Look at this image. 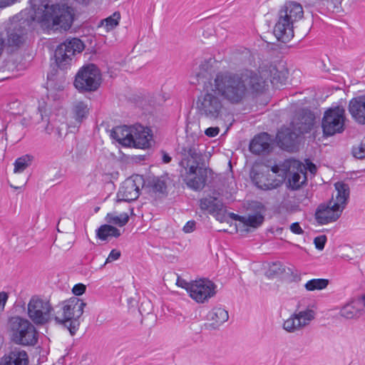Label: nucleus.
I'll use <instances>...</instances> for the list:
<instances>
[{"label":"nucleus","mask_w":365,"mask_h":365,"mask_svg":"<svg viewBox=\"0 0 365 365\" xmlns=\"http://www.w3.org/2000/svg\"><path fill=\"white\" fill-rule=\"evenodd\" d=\"M110 135L123 146L131 147L133 143L131 126H117L112 130Z\"/></svg>","instance_id":"nucleus-25"},{"label":"nucleus","mask_w":365,"mask_h":365,"mask_svg":"<svg viewBox=\"0 0 365 365\" xmlns=\"http://www.w3.org/2000/svg\"><path fill=\"white\" fill-rule=\"evenodd\" d=\"M67 126L62 125V127H57L54 130L55 136L57 139H62L66 135Z\"/></svg>","instance_id":"nucleus-42"},{"label":"nucleus","mask_w":365,"mask_h":365,"mask_svg":"<svg viewBox=\"0 0 365 365\" xmlns=\"http://www.w3.org/2000/svg\"><path fill=\"white\" fill-rule=\"evenodd\" d=\"M32 158L29 155H23L17 158L14 162V172L15 173H22L26 168H27L31 162Z\"/></svg>","instance_id":"nucleus-36"},{"label":"nucleus","mask_w":365,"mask_h":365,"mask_svg":"<svg viewBox=\"0 0 365 365\" xmlns=\"http://www.w3.org/2000/svg\"><path fill=\"white\" fill-rule=\"evenodd\" d=\"M11 339L17 344L34 346L38 341V332L28 319L19 316L11 317L8 322Z\"/></svg>","instance_id":"nucleus-6"},{"label":"nucleus","mask_w":365,"mask_h":365,"mask_svg":"<svg viewBox=\"0 0 365 365\" xmlns=\"http://www.w3.org/2000/svg\"><path fill=\"white\" fill-rule=\"evenodd\" d=\"M290 230L291 231L297 235H300L304 232L302 227L299 226V224L298 222H294L290 225Z\"/></svg>","instance_id":"nucleus-48"},{"label":"nucleus","mask_w":365,"mask_h":365,"mask_svg":"<svg viewBox=\"0 0 365 365\" xmlns=\"http://www.w3.org/2000/svg\"><path fill=\"white\" fill-rule=\"evenodd\" d=\"M27 353L24 350L15 349L1 358L0 365H28Z\"/></svg>","instance_id":"nucleus-24"},{"label":"nucleus","mask_w":365,"mask_h":365,"mask_svg":"<svg viewBox=\"0 0 365 365\" xmlns=\"http://www.w3.org/2000/svg\"><path fill=\"white\" fill-rule=\"evenodd\" d=\"M271 171L272 172V174L274 175V174H277L279 173V168L277 165H275L274 166L272 167L271 168Z\"/></svg>","instance_id":"nucleus-55"},{"label":"nucleus","mask_w":365,"mask_h":365,"mask_svg":"<svg viewBox=\"0 0 365 365\" xmlns=\"http://www.w3.org/2000/svg\"><path fill=\"white\" fill-rule=\"evenodd\" d=\"M272 148L271 136L267 133L257 135L250 143V150L256 155L267 154Z\"/></svg>","instance_id":"nucleus-19"},{"label":"nucleus","mask_w":365,"mask_h":365,"mask_svg":"<svg viewBox=\"0 0 365 365\" xmlns=\"http://www.w3.org/2000/svg\"><path fill=\"white\" fill-rule=\"evenodd\" d=\"M336 190L335 197L327 203L320 204L314 214L315 220L320 225H327L336 221L341 216L349 197V187L343 182L334 185Z\"/></svg>","instance_id":"nucleus-4"},{"label":"nucleus","mask_w":365,"mask_h":365,"mask_svg":"<svg viewBox=\"0 0 365 365\" xmlns=\"http://www.w3.org/2000/svg\"><path fill=\"white\" fill-rule=\"evenodd\" d=\"M250 177L253 183L259 189L270 190L279 187L283 182L282 179L277 178L271 175L269 170L253 168L250 173Z\"/></svg>","instance_id":"nucleus-13"},{"label":"nucleus","mask_w":365,"mask_h":365,"mask_svg":"<svg viewBox=\"0 0 365 365\" xmlns=\"http://www.w3.org/2000/svg\"><path fill=\"white\" fill-rule=\"evenodd\" d=\"M327 242V237L324 235L316 237L314 240L315 247L319 250H322L324 248Z\"/></svg>","instance_id":"nucleus-40"},{"label":"nucleus","mask_w":365,"mask_h":365,"mask_svg":"<svg viewBox=\"0 0 365 365\" xmlns=\"http://www.w3.org/2000/svg\"><path fill=\"white\" fill-rule=\"evenodd\" d=\"M162 159H163V163H169L171 161L172 158L167 153L163 151Z\"/></svg>","instance_id":"nucleus-51"},{"label":"nucleus","mask_w":365,"mask_h":365,"mask_svg":"<svg viewBox=\"0 0 365 365\" xmlns=\"http://www.w3.org/2000/svg\"><path fill=\"white\" fill-rule=\"evenodd\" d=\"M339 314L341 317L347 319H356L359 317L357 311L355 308V306H354L352 300L341 307L339 312Z\"/></svg>","instance_id":"nucleus-34"},{"label":"nucleus","mask_w":365,"mask_h":365,"mask_svg":"<svg viewBox=\"0 0 365 365\" xmlns=\"http://www.w3.org/2000/svg\"><path fill=\"white\" fill-rule=\"evenodd\" d=\"M129 220V216L127 213L123 212L120 215H115L113 213H108L106 217V220L109 224L116 225L123 227L127 224Z\"/></svg>","instance_id":"nucleus-33"},{"label":"nucleus","mask_w":365,"mask_h":365,"mask_svg":"<svg viewBox=\"0 0 365 365\" xmlns=\"http://www.w3.org/2000/svg\"><path fill=\"white\" fill-rule=\"evenodd\" d=\"M207 317L208 320L212 322L211 325L213 328H217L228 320L229 315L225 309L215 307L209 312Z\"/></svg>","instance_id":"nucleus-26"},{"label":"nucleus","mask_w":365,"mask_h":365,"mask_svg":"<svg viewBox=\"0 0 365 365\" xmlns=\"http://www.w3.org/2000/svg\"><path fill=\"white\" fill-rule=\"evenodd\" d=\"M200 206L202 210H209L211 213L220 212L223 209L222 202L214 197L201 199Z\"/></svg>","instance_id":"nucleus-27"},{"label":"nucleus","mask_w":365,"mask_h":365,"mask_svg":"<svg viewBox=\"0 0 365 365\" xmlns=\"http://www.w3.org/2000/svg\"><path fill=\"white\" fill-rule=\"evenodd\" d=\"M7 141V134L5 130H0V143H2L3 140Z\"/></svg>","instance_id":"nucleus-53"},{"label":"nucleus","mask_w":365,"mask_h":365,"mask_svg":"<svg viewBox=\"0 0 365 365\" xmlns=\"http://www.w3.org/2000/svg\"><path fill=\"white\" fill-rule=\"evenodd\" d=\"M267 87L266 74L259 71H219L204 82L196 108L201 116L210 120L221 119L226 111L224 101L237 105L244 101L247 93L259 95Z\"/></svg>","instance_id":"nucleus-1"},{"label":"nucleus","mask_w":365,"mask_h":365,"mask_svg":"<svg viewBox=\"0 0 365 365\" xmlns=\"http://www.w3.org/2000/svg\"><path fill=\"white\" fill-rule=\"evenodd\" d=\"M285 269L279 262H272L269 264L266 275L269 278L279 277L284 273Z\"/></svg>","instance_id":"nucleus-37"},{"label":"nucleus","mask_w":365,"mask_h":365,"mask_svg":"<svg viewBox=\"0 0 365 365\" xmlns=\"http://www.w3.org/2000/svg\"><path fill=\"white\" fill-rule=\"evenodd\" d=\"M86 286L83 284H78L74 285L72 292L76 296H80L83 294L86 291Z\"/></svg>","instance_id":"nucleus-43"},{"label":"nucleus","mask_w":365,"mask_h":365,"mask_svg":"<svg viewBox=\"0 0 365 365\" xmlns=\"http://www.w3.org/2000/svg\"><path fill=\"white\" fill-rule=\"evenodd\" d=\"M275 80V77H273V80H272V83H274V81Z\"/></svg>","instance_id":"nucleus-57"},{"label":"nucleus","mask_w":365,"mask_h":365,"mask_svg":"<svg viewBox=\"0 0 365 365\" xmlns=\"http://www.w3.org/2000/svg\"><path fill=\"white\" fill-rule=\"evenodd\" d=\"M276 38L282 42L291 40L294 36L293 24L279 14V19L274 28Z\"/></svg>","instance_id":"nucleus-21"},{"label":"nucleus","mask_w":365,"mask_h":365,"mask_svg":"<svg viewBox=\"0 0 365 365\" xmlns=\"http://www.w3.org/2000/svg\"><path fill=\"white\" fill-rule=\"evenodd\" d=\"M101 74L93 63L81 67L76 75L74 86L81 91H94L101 85Z\"/></svg>","instance_id":"nucleus-8"},{"label":"nucleus","mask_w":365,"mask_h":365,"mask_svg":"<svg viewBox=\"0 0 365 365\" xmlns=\"http://www.w3.org/2000/svg\"><path fill=\"white\" fill-rule=\"evenodd\" d=\"M352 153L356 158L362 159L365 158V138L358 145L353 147Z\"/></svg>","instance_id":"nucleus-39"},{"label":"nucleus","mask_w":365,"mask_h":365,"mask_svg":"<svg viewBox=\"0 0 365 365\" xmlns=\"http://www.w3.org/2000/svg\"><path fill=\"white\" fill-rule=\"evenodd\" d=\"M349 112L356 122L365 125V96L352 98L349 103Z\"/></svg>","instance_id":"nucleus-22"},{"label":"nucleus","mask_w":365,"mask_h":365,"mask_svg":"<svg viewBox=\"0 0 365 365\" xmlns=\"http://www.w3.org/2000/svg\"><path fill=\"white\" fill-rule=\"evenodd\" d=\"M167 176L153 177L149 180V185L155 192L164 193L167 188Z\"/></svg>","instance_id":"nucleus-31"},{"label":"nucleus","mask_w":365,"mask_h":365,"mask_svg":"<svg viewBox=\"0 0 365 365\" xmlns=\"http://www.w3.org/2000/svg\"><path fill=\"white\" fill-rule=\"evenodd\" d=\"M86 304L81 299L73 297L62 303L61 309L54 314V320L57 324L68 329L71 335H74L80 326L79 319L83 313Z\"/></svg>","instance_id":"nucleus-5"},{"label":"nucleus","mask_w":365,"mask_h":365,"mask_svg":"<svg viewBox=\"0 0 365 365\" xmlns=\"http://www.w3.org/2000/svg\"><path fill=\"white\" fill-rule=\"evenodd\" d=\"M131 133L133 138L131 147L145 148L150 146L153 134L150 128L136 124L131 126Z\"/></svg>","instance_id":"nucleus-17"},{"label":"nucleus","mask_w":365,"mask_h":365,"mask_svg":"<svg viewBox=\"0 0 365 365\" xmlns=\"http://www.w3.org/2000/svg\"><path fill=\"white\" fill-rule=\"evenodd\" d=\"M329 284V280L327 279H312L304 284V288L309 292L322 290L327 288Z\"/></svg>","instance_id":"nucleus-32"},{"label":"nucleus","mask_w":365,"mask_h":365,"mask_svg":"<svg viewBox=\"0 0 365 365\" xmlns=\"http://www.w3.org/2000/svg\"><path fill=\"white\" fill-rule=\"evenodd\" d=\"M140 195L139 186L134 179L125 180L117 193L118 202H131L135 200Z\"/></svg>","instance_id":"nucleus-18"},{"label":"nucleus","mask_w":365,"mask_h":365,"mask_svg":"<svg viewBox=\"0 0 365 365\" xmlns=\"http://www.w3.org/2000/svg\"><path fill=\"white\" fill-rule=\"evenodd\" d=\"M216 285L210 280L200 279L192 281L189 296L197 303H204L216 294Z\"/></svg>","instance_id":"nucleus-12"},{"label":"nucleus","mask_w":365,"mask_h":365,"mask_svg":"<svg viewBox=\"0 0 365 365\" xmlns=\"http://www.w3.org/2000/svg\"><path fill=\"white\" fill-rule=\"evenodd\" d=\"M18 1L19 0H0V8L11 6Z\"/></svg>","instance_id":"nucleus-49"},{"label":"nucleus","mask_w":365,"mask_h":365,"mask_svg":"<svg viewBox=\"0 0 365 365\" xmlns=\"http://www.w3.org/2000/svg\"><path fill=\"white\" fill-rule=\"evenodd\" d=\"M74 16L73 9L66 3L43 5L35 11L34 19L46 28L56 26L68 30L73 24Z\"/></svg>","instance_id":"nucleus-3"},{"label":"nucleus","mask_w":365,"mask_h":365,"mask_svg":"<svg viewBox=\"0 0 365 365\" xmlns=\"http://www.w3.org/2000/svg\"><path fill=\"white\" fill-rule=\"evenodd\" d=\"M212 63V60L211 58L209 59L208 61H205L200 66L201 70L208 72L210 71V66H211Z\"/></svg>","instance_id":"nucleus-50"},{"label":"nucleus","mask_w":365,"mask_h":365,"mask_svg":"<svg viewBox=\"0 0 365 365\" xmlns=\"http://www.w3.org/2000/svg\"><path fill=\"white\" fill-rule=\"evenodd\" d=\"M314 317L315 312L312 309L296 311L284 322L282 327L289 333H294L309 325Z\"/></svg>","instance_id":"nucleus-11"},{"label":"nucleus","mask_w":365,"mask_h":365,"mask_svg":"<svg viewBox=\"0 0 365 365\" xmlns=\"http://www.w3.org/2000/svg\"><path fill=\"white\" fill-rule=\"evenodd\" d=\"M192 284V281L187 282L186 280L180 278H178L177 280V285L186 289L188 294L190 293V287H191Z\"/></svg>","instance_id":"nucleus-44"},{"label":"nucleus","mask_w":365,"mask_h":365,"mask_svg":"<svg viewBox=\"0 0 365 365\" xmlns=\"http://www.w3.org/2000/svg\"><path fill=\"white\" fill-rule=\"evenodd\" d=\"M195 222L194 220L188 221L183 227V231L185 233L192 232L195 230Z\"/></svg>","instance_id":"nucleus-46"},{"label":"nucleus","mask_w":365,"mask_h":365,"mask_svg":"<svg viewBox=\"0 0 365 365\" xmlns=\"http://www.w3.org/2000/svg\"><path fill=\"white\" fill-rule=\"evenodd\" d=\"M309 170L312 173H315L317 172V167L314 164L310 163L309 164Z\"/></svg>","instance_id":"nucleus-54"},{"label":"nucleus","mask_w":365,"mask_h":365,"mask_svg":"<svg viewBox=\"0 0 365 365\" xmlns=\"http://www.w3.org/2000/svg\"><path fill=\"white\" fill-rule=\"evenodd\" d=\"M179 175L186 185L195 190H202L212 170L205 163L203 146L193 137H187L177 149Z\"/></svg>","instance_id":"nucleus-2"},{"label":"nucleus","mask_w":365,"mask_h":365,"mask_svg":"<svg viewBox=\"0 0 365 365\" xmlns=\"http://www.w3.org/2000/svg\"><path fill=\"white\" fill-rule=\"evenodd\" d=\"M72 110L75 119L81 123L83 118L87 117L89 108L86 102L76 101L73 103Z\"/></svg>","instance_id":"nucleus-29"},{"label":"nucleus","mask_w":365,"mask_h":365,"mask_svg":"<svg viewBox=\"0 0 365 365\" xmlns=\"http://www.w3.org/2000/svg\"><path fill=\"white\" fill-rule=\"evenodd\" d=\"M287 163L289 170L288 187L293 190H298L307 180V168L299 160H290Z\"/></svg>","instance_id":"nucleus-14"},{"label":"nucleus","mask_w":365,"mask_h":365,"mask_svg":"<svg viewBox=\"0 0 365 365\" xmlns=\"http://www.w3.org/2000/svg\"><path fill=\"white\" fill-rule=\"evenodd\" d=\"M29 22L26 20H19V23H14L9 29L8 35L9 43L15 46H19L25 40L26 26Z\"/></svg>","instance_id":"nucleus-20"},{"label":"nucleus","mask_w":365,"mask_h":365,"mask_svg":"<svg viewBox=\"0 0 365 365\" xmlns=\"http://www.w3.org/2000/svg\"><path fill=\"white\" fill-rule=\"evenodd\" d=\"M232 217H233L235 220H238V217H240V215H236V214H234V213H232Z\"/></svg>","instance_id":"nucleus-56"},{"label":"nucleus","mask_w":365,"mask_h":365,"mask_svg":"<svg viewBox=\"0 0 365 365\" xmlns=\"http://www.w3.org/2000/svg\"><path fill=\"white\" fill-rule=\"evenodd\" d=\"M314 119V115L312 111L302 109L297 114L291 125L299 133L303 134L309 132L312 129Z\"/></svg>","instance_id":"nucleus-16"},{"label":"nucleus","mask_w":365,"mask_h":365,"mask_svg":"<svg viewBox=\"0 0 365 365\" xmlns=\"http://www.w3.org/2000/svg\"><path fill=\"white\" fill-rule=\"evenodd\" d=\"M120 19V14L118 11L114 12L111 16L101 21V26H105L106 31H109L115 29L118 24Z\"/></svg>","instance_id":"nucleus-35"},{"label":"nucleus","mask_w":365,"mask_h":365,"mask_svg":"<svg viewBox=\"0 0 365 365\" xmlns=\"http://www.w3.org/2000/svg\"><path fill=\"white\" fill-rule=\"evenodd\" d=\"M300 135L290 125V127L282 128L278 132L277 135V143L282 149L293 152L297 147V138Z\"/></svg>","instance_id":"nucleus-15"},{"label":"nucleus","mask_w":365,"mask_h":365,"mask_svg":"<svg viewBox=\"0 0 365 365\" xmlns=\"http://www.w3.org/2000/svg\"><path fill=\"white\" fill-rule=\"evenodd\" d=\"M345 110L336 106L325 111L322 127L324 134L327 136L341 133L344 129Z\"/></svg>","instance_id":"nucleus-10"},{"label":"nucleus","mask_w":365,"mask_h":365,"mask_svg":"<svg viewBox=\"0 0 365 365\" xmlns=\"http://www.w3.org/2000/svg\"><path fill=\"white\" fill-rule=\"evenodd\" d=\"M120 255L121 254L119 250L115 249L112 250L102 267L105 266L108 263L117 260L120 257Z\"/></svg>","instance_id":"nucleus-41"},{"label":"nucleus","mask_w":365,"mask_h":365,"mask_svg":"<svg viewBox=\"0 0 365 365\" xmlns=\"http://www.w3.org/2000/svg\"><path fill=\"white\" fill-rule=\"evenodd\" d=\"M220 129L218 127H210L205 131V134L210 138L215 137L218 135Z\"/></svg>","instance_id":"nucleus-45"},{"label":"nucleus","mask_w":365,"mask_h":365,"mask_svg":"<svg viewBox=\"0 0 365 365\" xmlns=\"http://www.w3.org/2000/svg\"><path fill=\"white\" fill-rule=\"evenodd\" d=\"M44 130L48 135H51L53 132H54L53 126H51L49 123L46 124Z\"/></svg>","instance_id":"nucleus-52"},{"label":"nucleus","mask_w":365,"mask_h":365,"mask_svg":"<svg viewBox=\"0 0 365 365\" xmlns=\"http://www.w3.org/2000/svg\"><path fill=\"white\" fill-rule=\"evenodd\" d=\"M120 235V230L111 225H103L96 231L97 237L102 240H108V237H118Z\"/></svg>","instance_id":"nucleus-28"},{"label":"nucleus","mask_w":365,"mask_h":365,"mask_svg":"<svg viewBox=\"0 0 365 365\" xmlns=\"http://www.w3.org/2000/svg\"><path fill=\"white\" fill-rule=\"evenodd\" d=\"M53 312L50 301L37 295L33 296L27 305L28 317L37 326L45 325L54 319Z\"/></svg>","instance_id":"nucleus-7"},{"label":"nucleus","mask_w":365,"mask_h":365,"mask_svg":"<svg viewBox=\"0 0 365 365\" xmlns=\"http://www.w3.org/2000/svg\"><path fill=\"white\" fill-rule=\"evenodd\" d=\"M279 15L293 24L299 20L303 16V9L301 4L297 2H287L279 11Z\"/></svg>","instance_id":"nucleus-23"},{"label":"nucleus","mask_w":365,"mask_h":365,"mask_svg":"<svg viewBox=\"0 0 365 365\" xmlns=\"http://www.w3.org/2000/svg\"><path fill=\"white\" fill-rule=\"evenodd\" d=\"M8 299V294L4 292H0V312H3L6 302Z\"/></svg>","instance_id":"nucleus-47"},{"label":"nucleus","mask_w":365,"mask_h":365,"mask_svg":"<svg viewBox=\"0 0 365 365\" xmlns=\"http://www.w3.org/2000/svg\"><path fill=\"white\" fill-rule=\"evenodd\" d=\"M84 49L83 43L77 38L66 39L55 51V58L58 66L65 69L70 64L72 57Z\"/></svg>","instance_id":"nucleus-9"},{"label":"nucleus","mask_w":365,"mask_h":365,"mask_svg":"<svg viewBox=\"0 0 365 365\" xmlns=\"http://www.w3.org/2000/svg\"><path fill=\"white\" fill-rule=\"evenodd\" d=\"M264 220V216L260 213L249 215L245 217H238V220L245 225L255 228L259 227L263 223Z\"/></svg>","instance_id":"nucleus-30"},{"label":"nucleus","mask_w":365,"mask_h":365,"mask_svg":"<svg viewBox=\"0 0 365 365\" xmlns=\"http://www.w3.org/2000/svg\"><path fill=\"white\" fill-rule=\"evenodd\" d=\"M352 301L359 316L361 317L362 314H365V296L362 295L353 299Z\"/></svg>","instance_id":"nucleus-38"}]
</instances>
